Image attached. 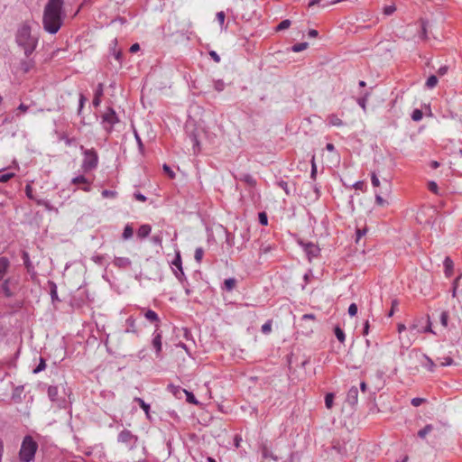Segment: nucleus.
I'll list each match as a JSON object with an SVG mask.
<instances>
[{
	"instance_id": "nucleus-1",
	"label": "nucleus",
	"mask_w": 462,
	"mask_h": 462,
	"mask_svg": "<svg viewBox=\"0 0 462 462\" xmlns=\"http://www.w3.org/2000/svg\"><path fill=\"white\" fill-rule=\"evenodd\" d=\"M63 0H48L42 17L43 29L51 33L55 34L62 25L61 10Z\"/></svg>"
},
{
	"instance_id": "nucleus-2",
	"label": "nucleus",
	"mask_w": 462,
	"mask_h": 462,
	"mask_svg": "<svg viewBox=\"0 0 462 462\" xmlns=\"http://www.w3.org/2000/svg\"><path fill=\"white\" fill-rule=\"evenodd\" d=\"M38 40V36L32 32L30 23L25 22L19 26L15 34V41L18 46L23 50L26 57H29L34 51Z\"/></svg>"
},
{
	"instance_id": "nucleus-3",
	"label": "nucleus",
	"mask_w": 462,
	"mask_h": 462,
	"mask_svg": "<svg viewBox=\"0 0 462 462\" xmlns=\"http://www.w3.org/2000/svg\"><path fill=\"white\" fill-rule=\"evenodd\" d=\"M37 443L31 436H26L22 443L19 457L23 462H30L34 458L37 450Z\"/></svg>"
},
{
	"instance_id": "nucleus-4",
	"label": "nucleus",
	"mask_w": 462,
	"mask_h": 462,
	"mask_svg": "<svg viewBox=\"0 0 462 462\" xmlns=\"http://www.w3.org/2000/svg\"><path fill=\"white\" fill-rule=\"evenodd\" d=\"M80 149L84 151V159L81 165L83 171L88 172L97 168L98 163V156L97 152L94 149L84 150L82 145L80 146Z\"/></svg>"
},
{
	"instance_id": "nucleus-5",
	"label": "nucleus",
	"mask_w": 462,
	"mask_h": 462,
	"mask_svg": "<svg viewBox=\"0 0 462 462\" xmlns=\"http://www.w3.org/2000/svg\"><path fill=\"white\" fill-rule=\"evenodd\" d=\"M118 442L125 444L129 449H133L138 441V437L134 435L130 430H124L118 434Z\"/></svg>"
},
{
	"instance_id": "nucleus-6",
	"label": "nucleus",
	"mask_w": 462,
	"mask_h": 462,
	"mask_svg": "<svg viewBox=\"0 0 462 462\" xmlns=\"http://www.w3.org/2000/svg\"><path fill=\"white\" fill-rule=\"evenodd\" d=\"M118 122L117 116L115 110L111 107L107 108V110L102 116V124L104 128L110 132L112 130L113 125Z\"/></svg>"
},
{
	"instance_id": "nucleus-7",
	"label": "nucleus",
	"mask_w": 462,
	"mask_h": 462,
	"mask_svg": "<svg viewBox=\"0 0 462 462\" xmlns=\"http://www.w3.org/2000/svg\"><path fill=\"white\" fill-rule=\"evenodd\" d=\"M171 263L178 269V271H174L175 276L178 278L179 281L182 282L185 278V274L182 269L180 253L179 251L176 252L175 258L171 262Z\"/></svg>"
},
{
	"instance_id": "nucleus-8",
	"label": "nucleus",
	"mask_w": 462,
	"mask_h": 462,
	"mask_svg": "<svg viewBox=\"0 0 462 462\" xmlns=\"http://www.w3.org/2000/svg\"><path fill=\"white\" fill-rule=\"evenodd\" d=\"M304 251L310 261L312 258L317 257L319 254V247L312 243H307L303 245Z\"/></svg>"
},
{
	"instance_id": "nucleus-9",
	"label": "nucleus",
	"mask_w": 462,
	"mask_h": 462,
	"mask_svg": "<svg viewBox=\"0 0 462 462\" xmlns=\"http://www.w3.org/2000/svg\"><path fill=\"white\" fill-rule=\"evenodd\" d=\"M358 389L357 387L356 386H352L348 393H347V395H346V402L350 404V405H355L357 403V400H358Z\"/></svg>"
},
{
	"instance_id": "nucleus-10",
	"label": "nucleus",
	"mask_w": 462,
	"mask_h": 462,
	"mask_svg": "<svg viewBox=\"0 0 462 462\" xmlns=\"http://www.w3.org/2000/svg\"><path fill=\"white\" fill-rule=\"evenodd\" d=\"M152 346L159 354L162 350V333L156 329L153 333Z\"/></svg>"
},
{
	"instance_id": "nucleus-11",
	"label": "nucleus",
	"mask_w": 462,
	"mask_h": 462,
	"mask_svg": "<svg viewBox=\"0 0 462 462\" xmlns=\"http://www.w3.org/2000/svg\"><path fill=\"white\" fill-rule=\"evenodd\" d=\"M444 267H445V274L449 277L452 275L453 273V269H454V263L453 261L451 260L450 257L447 256L445 259H444Z\"/></svg>"
},
{
	"instance_id": "nucleus-12",
	"label": "nucleus",
	"mask_w": 462,
	"mask_h": 462,
	"mask_svg": "<svg viewBox=\"0 0 462 462\" xmlns=\"http://www.w3.org/2000/svg\"><path fill=\"white\" fill-rule=\"evenodd\" d=\"M134 402H138V404L140 405V407L143 410V411L145 412V415H146V418L148 420H152V417H151V414H150V405L147 404L142 398H139V397H135L134 399Z\"/></svg>"
},
{
	"instance_id": "nucleus-13",
	"label": "nucleus",
	"mask_w": 462,
	"mask_h": 462,
	"mask_svg": "<svg viewBox=\"0 0 462 462\" xmlns=\"http://www.w3.org/2000/svg\"><path fill=\"white\" fill-rule=\"evenodd\" d=\"M114 264L120 268H126L131 265V261L127 257H116L114 260Z\"/></svg>"
},
{
	"instance_id": "nucleus-14",
	"label": "nucleus",
	"mask_w": 462,
	"mask_h": 462,
	"mask_svg": "<svg viewBox=\"0 0 462 462\" xmlns=\"http://www.w3.org/2000/svg\"><path fill=\"white\" fill-rule=\"evenodd\" d=\"M328 123L331 126H342L343 121L337 115H329L327 118Z\"/></svg>"
},
{
	"instance_id": "nucleus-15",
	"label": "nucleus",
	"mask_w": 462,
	"mask_h": 462,
	"mask_svg": "<svg viewBox=\"0 0 462 462\" xmlns=\"http://www.w3.org/2000/svg\"><path fill=\"white\" fill-rule=\"evenodd\" d=\"M144 317L150 322H152V323L160 322V319H159L158 315L156 314L155 311H153L152 310H148L147 311H145ZM156 326L158 327V324H156Z\"/></svg>"
},
{
	"instance_id": "nucleus-16",
	"label": "nucleus",
	"mask_w": 462,
	"mask_h": 462,
	"mask_svg": "<svg viewBox=\"0 0 462 462\" xmlns=\"http://www.w3.org/2000/svg\"><path fill=\"white\" fill-rule=\"evenodd\" d=\"M126 324L128 325V328L125 330L126 333H137L138 330L135 325V319L133 317H129L126 319Z\"/></svg>"
},
{
	"instance_id": "nucleus-17",
	"label": "nucleus",
	"mask_w": 462,
	"mask_h": 462,
	"mask_svg": "<svg viewBox=\"0 0 462 462\" xmlns=\"http://www.w3.org/2000/svg\"><path fill=\"white\" fill-rule=\"evenodd\" d=\"M9 266V261L5 257L0 258V281L3 279L5 274L7 268Z\"/></svg>"
},
{
	"instance_id": "nucleus-18",
	"label": "nucleus",
	"mask_w": 462,
	"mask_h": 462,
	"mask_svg": "<svg viewBox=\"0 0 462 462\" xmlns=\"http://www.w3.org/2000/svg\"><path fill=\"white\" fill-rule=\"evenodd\" d=\"M151 230L152 228L149 225H143L139 227L137 231V236L141 238H144L149 236Z\"/></svg>"
},
{
	"instance_id": "nucleus-19",
	"label": "nucleus",
	"mask_w": 462,
	"mask_h": 462,
	"mask_svg": "<svg viewBox=\"0 0 462 462\" xmlns=\"http://www.w3.org/2000/svg\"><path fill=\"white\" fill-rule=\"evenodd\" d=\"M423 359L424 362L422 363V365L426 367L429 371L433 372L436 367V365L433 362V360L426 355H423Z\"/></svg>"
},
{
	"instance_id": "nucleus-20",
	"label": "nucleus",
	"mask_w": 462,
	"mask_h": 462,
	"mask_svg": "<svg viewBox=\"0 0 462 462\" xmlns=\"http://www.w3.org/2000/svg\"><path fill=\"white\" fill-rule=\"evenodd\" d=\"M239 180L245 182L246 184H248L249 186H254L256 184V181L253 178L252 175L248 174V173H245L243 175H241L239 177Z\"/></svg>"
},
{
	"instance_id": "nucleus-21",
	"label": "nucleus",
	"mask_w": 462,
	"mask_h": 462,
	"mask_svg": "<svg viewBox=\"0 0 462 462\" xmlns=\"http://www.w3.org/2000/svg\"><path fill=\"white\" fill-rule=\"evenodd\" d=\"M189 138H190V140H191V142H192V145H193V152H194V153H198V152H199V151H200V145H199V139H198L197 134H191L189 135Z\"/></svg>"
},
{
	"instance_id": "nucleus-22",
	"label": "nucleus",
	"mask_w": 462,
	"mask_h": 462,
	"mask_svg": "<svg viewBox=\"0 0 462 462\" xmlns=\"http://www.w3.org/2000/svg\"><path fill=\"white\" fill-rule=\"evenodd\" d=\"M236 281L235 278H228L224 282L225 289L228 291H231L236 287Z\"/></svg>"
},
{
	"instance_id": "nucleus-23",
	"label": "nucleus",
	"mask_w": 462,
	"mask_h": 462,
	"mask_svg": "<svg viewBox=\"0 0 462 462\" xmlns=\"http://www.w3.org/2000/svg\"><path fill=\"white\" fill-rule=\"evenodd\" d=\"M48 396L51 401H56L58 396V388L57 386H49L48 388Z\"/></svg>"
},
{
	"instance_id": "nucleus-24",
	"label": "nucleus",
	"mask_w": 462,
	"mask_h": 462,
	"mask_svg": "<svg viewBox=\"0 0 462 462\" xmlns=\"http://www.w3.org/2000/svg\"><path fill=\"white\" fill-rule=\"evenodd\" d=\"M334 331H335V335H336L337 340L340 343H344L346 340V335H345L344 331L339 327H336Z\"/></svg>"
},
{
	"instance_id": "nucleus-25",
	"label": "nucleus",
	"mask_w": 462,
	"mask_h": 462,
	"mask_svg": "<svg viewBox=\"0 0 462 462\" xmlns=\"http://www.w3.org/2000/svg\"><path fill=\"white\" fill-rule=\"evenodd\" d=\"M433 427L431 424H428L426 425L423 429H421L420 430H419L418 432V436L420 438H425L427 434H429L431 430H432Z\"/></svg>"
},
{
	"instance_id": "nucleus-26",
	"label": "nucleus",
	"mask_w": 462,
	"mask_h": 462,
	"mask_svg": "<svg viewBox=\"0 0 462 462\" xmlns=\"http://www.w3.org/2000/svg\"><path fill=\"white\" fill-rule=\"evenodd\" d=\"M438 84V78L435 75H431L426 81V86L429 88H433Z\"/></svg>"
},
{
	"instance_id": "nucleus-27",
	"label": "nucleus",
	"mask_w": 462,
	"mask_h": 462,
	"mask_svg": "<svg viewBox=\"0 0 462 462\" xmlns=\"http://www.w3.org/2000/svg\"><path fill=\"white\" fill-rule=\"evenodd\" d=\"M45 367H46L45 359L41 357L39 365L32 370V373L38 374V373L43 371L45 369Z\"/></svg>"
},
{
	"instance_id": "nucleus-28",
	"label": "nucleus",
	"mask_w": 462,
	"mask_h": 462,
	"mask_svg": "<svg viewBox=\"0 0 462 462\" xmlns=\"http://www.w3.org/2000/svg\"><path fill=\"white\" fill-rule=\"evenodd\" d=\"M333 401H334V393H327V395L325 397V405L328 409L332 408Z\"/></svg>"
},
{
	"instance_id": "nucleus-29",
	"label": "nucleus",
	"mask_w": 462,
	"mask_h": 462,
	"mask_svg": "<svg viewBox=\"0 0 462 462\" xmlns=\"http://www.w3.org/2000/svg\"><path fill=\"white\" fill-rule=\"evenodd\" d=\"M203 255H204V250L203 248L201 247H198L196 250H195V254H194V258L196 260V262L198 263H200L202 258H203Z\"/></svg>"
},
{
	"instance_id": "nucleus-30",
	"label": "nucleus",
	"mask_w": 462,
	"mask_h": 462,
	"mask_svg": "<svg viewBox=\"0 0 462 462\" xmlns=\"http://www.w3.org/2000/svg\"><path fill=\"white\" fill-rule=\"evenodd\" d=\"M308 45H309L308 42H300V43L294 44L291 49L294 52H300V51L307 49Z\"/></svg>"
},
{
	"instance_id": "nucleus-31",
	"label": "nucleus",
	"mask_w": 462,
	"mask_h": 462,
	"mask_svg": "<svg viewBox=\"0 0 462 462\" xmlns=\"http://www.w3.org/2000/svg\"><path fill=\"white\" fill-rule=\"evenodd\" d=\"M33 61L32 60H29L27 61H23L21 64V68L24 72L30 71V69L33 67Z\"/></svg>"
},
{
	"instance_id": "nucleus-32",
	"label": "nucleus",
	"mask_w": 462,
	"mask_h": 462,
	"mask_svg": "<svg viewBox=\"0 0 462 462\" xmlns=\"http://www.w3.org/2000/svg\"><path fill=\"white\" fill-rule=\"evenodd\" d=\"M122 236L125 240L131 238L133 236V228L128 225L125 226Z\"/></svg>"
},
{
	"instance_id": "nucleus-33",
	"label": "nucleus",
	"mask_w": 462,
	"mask_h": 462,
	"mask_svg": "<svg viewBox=\"0 0 462 462\" xmlns=\"http://www.w3.org/2000/svg\"><path fill=\"white\" fill-rule=\"evenodd\" d=\"M88 181L83 175L77 176L71 180L73 184H88Z\"/></svg>"
},
{
	"instance_id": "nucleus-34",
	"label": "nucleus",
	"mask_w": 462,
	"mask_h": 462,
	"mask_svg": "<svg viewBox=\"0 0 462 462\" xmlns=\"http://www.w3.org/2000/svg\"><path fill=\"white\" fill-rule=\"evenodd\" d=\"M427 332L435 334V332L431 328V321H430V317H428V319H427V326L425 328H421V331H420V333H427Z\"/></svg>"
},
{
	"instance_id": "nucleus-35",
	"label": "nucleus",
	"mask_w": 462,
	"mask_h": 462,
	"mask_svg": "<svg viewBox=\"0 0 462 462\" xmlns=\"http://www.w3.org/2000/svg\"><path fill=\"white\" fill-rule=\"evenodd\" d=\"M184 392H185L188 402L193 403V404H198V401L196 400V398L194 397L192 393L188 392L186 390H184Z\"/></svg>"
},
{
	"instance_id": "nucleus-36",
	"label": "nucleus",
	"mask_w": 462,
	"mask_h": 462,
	"mask_svg": "<svg viewBox=\"0 0 462 462\" xmlns=\"http://www.w3.org/2000/svg\"><path fill=\"white\" fill-rule=\"evenodd\" d=\"M290 25H291V21L290 20H288V19L283 20L277 26V31H282V30L287 29V28L290 27Z\"/></svg>"
},
{
	"instance_id": "nucleus-37",
	"label": "nucleus",
	"mask_w": 462,
	"mask_h": 462,
	"mask_svg": "<svg viewBox=\"0 0 462 462\" xmlns=\"http://www.w3.org/2000/svg\"><path fill=\"white\" fill-rule=\"evenodd\" d=\"M278 185L285 191L287 195H290L292 192L286 181L281 180L278 182Z\"/></svg>"
},
{
	"instance_id": "nucleus-38",
	"label": "nucleus",
	"mask_w": 462,
	"mask_h": 462,
	"mask_svg": "<svg viewBox=\"0 0 462 462\" xmlns=\"http://www.w3.org/2000/svg\"><path fill=\"white\" fill-rule=\"evenodd\" d=\"M413 121H420L422 118V112L420 109H415L411 114Z\"/></svg>"
},
{
	"instance_id": "nucleus-39",
	"label": "nucleus",
	"mask_w": 462,
	"mask_h": 462,
	"mask_svg": "<svg viewBox=\"0 0 462 462\" xmlns=\"http://www.w3.org/2000/svg\"><path fill=\"white\" fill-rule=\"evenodd\" d=\"M396 10V7L395 5H387V6H384L383 7V14L385 15H391L393 14Z\"/></svg>"
},
{
	"instance_id": "nucleus-40",
	"label": "nucleus",
	"mask_w": 462,
	"mask_h": 462,
	"mask_svg": "<svg viewBox=\"0 0 462 462\" xmlns=\"http://www.w3.org/2000/svg\"><path fill=\"white\" fill-rule=\"evenodd\" d=\"M448 314L447 311H442L441 315H440V323L443 327H447L448 326Z\"/></svg>"
},
{
	"instance_id": "nucleus-41",
	"label": "nucleus",
	"mask_w": 462,
	"mask_h": 462,
	"mask_svg": "<svg viewBox=\"0 0 462 462\" xmlns=\"http://www.w3.org/2000/svg\"><path fill=\"white\" fill-rule=\"evenodd\" d=\"M371 182L374 187H379L380 186V180L377 177V174L375 172L371 173Z\"/></svg>"
},
{
	"instance_id": "nucleus-42",
	"label": "nucleus",
	"mask_w": 462,
	"mask_h": 462,
	"mask_svg": "<svg viewBox=\"0 0 462 462\" xmlns=\"http://www.w3.org/2000/svg\"><path fill=\"white\" fill-rule=\"evenodd\" d=\"M375 202L380 207H383L387 204L386 200L383 199L379 193L375 194Z\"/></svg>"
},
{
	"instance_id": "nucleus-43",
	"label": "nucleus",
	"mask_w": 462,
	"mask_h": 462,
	"mask_svg": "<svg viewBox=\"0 0 462 462\" xmlns=\"http://www.w3.org/2000/svg\"><path fill=\"white\" fill-rule=\"evenodd\" d=\"M2 289H3V291L4 293L7 296V297H10L12 295V292L9 289V286H8V280L5 281L3 285H2Z\"/></svg>"
},
{
	"instance_id": "nucleus-44",
	"label": "nucleus",
	"mask_w": 462,
	"mask_h": 462,
	"mask_svg": "<svg viewBox=\"0 0 462 462\" xmlns=\"http://www.w3.org/2000/svg\"><path fill=\"white\" fill-rule=\"evenodd\" d=\"M272 330V322L267 321L262 326V332L264 334H268Z\"/></svg>"
},
{
	"instance_id": "nucleus-45",
	"label": "nucleus",
	"mask_w": 462,
	"mask_h": 462,
	"mask_svg": "<svg viewBox=\"0 0 462 462\" xmlns=\"http://www.w3.org/2000/svg\"><path fill=\"white\" fill-rule=\"evenodd\" d=\"M259 222L263 225V226H266L267 223H268V218H267V216L264 212H261L259 213Z\"/></svg>"
},
{
	"instance_id": "nucleus-46",
	"label": "nucleus",
	"mask_w": 462,
	"mask_h": 462,
	"mask_svg": "<svg viewBox=\"0 0 462 462\" xmlns=\"http://www.w3.org/2000/svg\"><path fill=\"white\" fill-rule=\"evenodd\" d=\"M367 94L357 100L358 105L363 108L364 111L366 109Z\"/></svg>"
},
{
	"instance_id": "nucleus-47",
	"label": "nucleus",
	"mask_w": 462,
	"mask_h": 462,
	"mask_svg": "<svg viewBox=\"0 0 462 462\" xmlns=\"http://www.w3.org/2000/svg\"><path fill=\"white\" fill-rule=\"evenodd\" d=\"M356 313H357L356 304V303L350 304V306L348 308V314L353 317V316L356 315Z\"/></svg>"
},
{
	"instance_id": "nucleus-48",
	"label": "nucleus",
	"mask_w": 462,
	"mask_h": 462,
	"mask_svg": "<svg viewBox=\"0 0 462 462\" xmlns=\"http://www.w3.org/2000/svg\"><path fill=\"white\" fill-rule=\"evenodd\" d=\"M163 171L165 173H167L169 175V177L171 179H173L175 177V173L173 172V171L171 169L170 166H168L167 164H164L163 165Z\"/></svg>"
},
{
	"instance_id": "nucleus-49",
	"label": "nucleus",
	"mask_w": 462,
	"mask_h": 462,
	"mask_svg": "<svg viewBox=\"0 0 462 462\" xmlns=\"http://www.w3.org/2000/svg\"><path fill=\"white\" fill-rule=\"evenodd\" d=\"M458 281H459V277H457V279H455V281L453 282V286H452V297L455 298L457 297V287H458Z\"/></svg>"
},
{
	"instance_id": "nucleus-50",
	"label": "nucleus",
	"mask_w": 462,
	"mask_h": 462,
	"mask_svg": "<svg viewBox=\"0 0 462 462\" xmlns=\"http://www.w3.org/2000/svg\"><path fill=\"white\" fill-rule=\"evenodd\" d=\"M103 92H104V85L102 83H99L95 91V96L101 97L103 96Z\"/></svg>"
},
{
	"instance_id": "nucleus-51",
	"label": "nucleus",
	"mask_w": 462,
	"mask_h": 462,
	"mask_svg": "<svg viewBox=\"0 0 462 462\" xmlns=\"http://www.w3.org/2000/svg\"><path fill=\"white\" fill-rule=\"evenodd\" d=\"M116 192L113 190L105 189L102 191V196L104 198H113L116 197Z\"/></svg>"
},
{
	"instance_id": "nucleus-52",
	"label": "nucleus",
	"mask_w": 462,
	"mask_h": 462,
	"mask_svg": "<svg viewBox=\"0 0 462 462\" xmlns=\"http://www.w3.org/2000/svg\"><path fill=\"white\" fill-rule=\"evenodd\" d=\"M14 173H5L0 175V182H6L14 177Z\"/></svg>"
},
{
	"instance_id": "nucleus-53",
	"label": "nucleus",
	"mask_w": 462,
	"mask_h": 462,
	"mask_svg": "<svg viewBox=\"0 0 462 462\" xmlns=\"http://www.w3.org/2000/svg\"><path fill=\"white\" fill-rule=\"evenodd\" d=\"M263 457H271L273 458V460H277V457L275 456H273L272 454V452H270L267 448H263Z\"/></svg>"
},
{
	"instance_id": "nucleus-54",
	"label": "nucleus",
	"mask_w": 462,
	"mask_h": 462,
	"mask_svg": "<svg viewBox=\"0 0 462 462\" xmlns=\"http://www.w3.org/2000/svg\"><path fill=\"white\" fill-rule=\"evenodd\" d=\"M225 84L222 80L215 82L214 88L217 91L220 92L224 89Z\"/></svg>"
},
{
	"instance_id": "nucleus-55",
	"label": "nucleus",
	"mask_w": 462,
	"mask_h": 462,
	"mask_svg": "<svg viewBox=\"0 0 462 462\" xmlns=\"http://www.w3.org/2000/svg\"><path fill=\"white\" fill-rule=\"evenodd\" d=\"M225 13L224 12H218L217 13V20L218 21V23H220V25H222L225 22Z\"/></svg>"
},
{
	"instance_id": "nucleus-56",
	"label": "nucleus",
	"mask_w": 462,
	"mask_h": 462,
	"mask_svg": "<svg viewBox=\"0 0 462 462\" xmlns=\"http://www.w3.org/2000/svg\"><path fill=\"white\" fill-rule=\"evenodd\" d=\"M410 332L412 333L413 336L416 335V333H420L421 329L419 328L417 324H412L410 326Z\"/></svg>"
},
{
	"instance_id": "nucleus-57",
	"label": "nucleus",
	"mask_w": 462,
	"mask_h": 462,
	"mask_svg": "<svg viewBox=\"0 0 462 462\" xmlns=\"http://www.w3.org/2000/svg\"><path fill=\"white\" fill-rule=\"evenodd\" d=\"M429 189L434 193H438V185L435 181L429 182Z\"/></svg>"
},
{
	"instance_id": "nucleus-58",
	"label": "nucleus",
	"mask_w": 462,
	"mask_h": 462,
	"mask_svg": "<svg viewBox=\"0 0 462 462\" xmlns=\"http://www.w3.org/2000/svg\"><path fill=\"white\" fill-rule=\"evenodd\" d=\"M425 400L422 399V398H413L411 400V404L414 406V407H418L420 406Z\"/></svg>"
},
{
	"instance_id": "nucleus-59",
	"label": "nucleus",
	"mask_w": 462,
	"mask_h": 462,
	"mask_svg": "<svg viewBox=\"0 0 462 462\" xmlns=\"http://www.w3.org/2000/svg\"><path fill=\"white\" fill-rule=\"evenodd\" d=\"M316 174H317V167H316V164L314 162V157H313L312 161H311V173H310L311 178L314 179Z\"/></svg>"
},
{
	"instance_id": "nucleus-60",
	"label": "nucleus",
	"mask_w": 462,
	"mask_h": 462,
	"mask_svg": "<svg viewBox=\"0 0 462 462\" xmlns=\"http://www.w3.org/2000/svg\"><path fill=\"white\" fill-rule=\"evenodd\" d=\"M453 364V359L449 356H447L443 359V361L441 362V365L442 366H447V365H450Z\"/></svg>"
},
{
	"instance_id": "nucleus-61",
	"label": "nucleus",
	"mask_w": 462,
	"mask_h": 462,
	"mask_svg": "<svg viewBox=\"0 0 462 462\" xmlns=\"http://www.w3.org/2000/svg\"><path fill=\"white\" fill-rule=\"evenodd\" d=\"M366 234V229L364 228V229H357L356 230V242H358V240Z\"/></svg>"
},
{
	"instance_id": "nucleus-62",
	"label": "nucleus",
	"mask_w": 462,
	"mask_h": 462,
	"mask_svg": "<svg viewBox=\"0 0 462 462\" xmlns=\"http://www.w3.org/2000/svg\"><path fill=\"white\" fill-rule=\"evenodd\" d=\"M23 262H24V264L26 265V267L29 268V266H30V259H29L28 253H26V252L23 253Z\"/></svg>"
},
{
	"instance_id": "nucleus-63",
	"label": "nucleus",
	"mask_w": 462,
	"mask_h": 462,
	"mask_svg": "<svg viewBox=\"0 0 462 462\" xmlns=\"http://www.w3.org/2000/svg\"><path fill=\"white\" fill-rule=\"evenodd\" d=\"M209 55L210 57L216 61V62H219L220 61V57L218 56V54L214 51H211L209 52Z\"/></svg>"
},
{
	"instance_id": "nucleus-64",
	"label": "nucleus",
	"mask_w": 462,
	"mask_h": 462,
	"mask_svg": "<svg viewBox=\"0 0 462 462\" xmlns=\"http://www.w3.org/2000/svg\"><path fill=\"white\" fill-rule=\"evenodd\" d=\"M365 187V183L364 181L362 180H359V181H356L355 184H354V188L356 189H363Z\"/></svg>"
}]
</instances>
